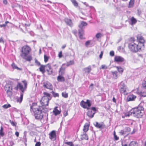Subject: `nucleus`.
<instances>
[{
  "label": "nucleus",
  "mask_w": 146,
  "mask_h": 146,
  "mask_svg": "<svg viewBox=\"0 0 146 146\" xmlns=\"http://www.w3.org/2000/svg\"><path fill=\"white\" fill-rule=\"evenodd\" d=\"M48 111L47 108L38 106L36 103H33L30 106L31 112L36 119H42L44 115L43 113H46Z\"/></svg>",
  "instance_id": "nucleus-1"
},
{
  "label": "nucleus",
  "mask_w": 146,
  "mask_h": 146,
  "mask_svg": "<svg viewBox=\"0 0 146 146\" xmlns=\"http://www.w3.org/2000/svg\"><path fill=\"white\" fill-rule=\"evenodd\" d=\"M31 50V49L28 46L26 45L23 46L22 48L20 56L23 59L27 61H30L32 60L31 56H27Z\"/></svg>",
  "instance_id": "nucleus-2"
},
{
  "label": "nucleus",
  "mask_w": 146,
  "mask_h": 146,
  "mask_svg": "<svg viewBox=\"0 0 146 146\" xmlns=\"http://www.w3.org/2000/svg\"><path fill=\"white\" fill-rule=\"evenodd\" d=\"M128 47L130 51L134 52L140 51L142 48L135 40L131 41L129 44Z\"/></svg>",
  "instance_id": "nucleus-3"
},
{
  "label": "nucleus",
  "mask_w": 146,
  "mask_h": 146,
  "mask_svg": "<svg viewBox=\"0 0 146 146\" xmlns=\"http://www.w3.org/2000/svg\"><path fill=\"white\" fill-rule=\"evenodd\" d=\"M15 86V83L13 82H10L9 83L6 84L4 89L8 96L11 97L12 96L13 88H14Z\"/></svg>",
  "instance_id": "nucleus-4"
},
{
  "label": "nucleus",
  "mask_w": 146,
  "mask_h": 146,
  "mask_svg": "<svg viewBox=\"0 0 146 146\" xmlns=\"http://www.w3.org/2000/svg\"><path fill=\"white\" fill-rule=\"evenodd\" d=\"M143 108L141 106L134 108L132 110L133 114V116L137 118H140L143 114Z\"/></svg>",
  "instance_id": "nucleus-5"
},
{
  "label": "nucleus",
  "mask_w": 146,
  "mask_h": 146,
  "mask_svg": "<svg viewBox=\"0 0 146 146\" xmlns=\"http://www.w3.org/2000/svg\"><path fill=\"white\" fill-rule=\"evenodd\" d=\"M44 96L40 100V102L42 106V107H45L44 106H48L49 101L51 100V97L50 94L46 92L44 93Z\"/></svg>",
  "instance_id": "nucleus-6"
},
{
  "label": "nucleus",
  "mask_w": 146,
  "mask_h": 146,
  "mask_svg": "<svg viewBox=\"0 0 146 146\" xmlns=\"http://www.w3.org/2000/svg\"><path fill=\"white\" fill-rule=\"evenodd\" d=\"M22 83L19 82L17 85L15 84V86L14 88V89L17 90L19 88L22 92H23L27 88V82L25 80L23 81Z\"/></svg>",
  "instance_id": "nucleus-7"
},
{
  "label": "nucleus",
  "mask_w": 146,
  "mask_h": 146,
  "mask_svg": "<svg viewBox=\"0 0 146 146\" xmlns=\"http://www.w3.org/2000/svg\"><path fill=\"white\" fill-rule=\"evenodd\" d=\"M87 25L86 22L84 21H82L80 24L79 25V27L80 28V29L78 30V34L79 37L81 39H83L82 36L84 34V31L82 29V28L86 26Z\"/></svg>",
  "instance_id": "nucleus-8"
},
{
  "label": "nucleus",
  "mask_w": 146,
  "mask_h": 146,
  "mask_svg": "<svg viewBox=\"0 0 146 146\" xmlns=\"http://www.w3.org/2000/svg\"><path fill=\"white\" fill-rule=\"evenodd\" d=\"M91 104L90 101L88 100H87L86 102L82 100L80 103V105L84 108H86L88 110Z\"/></svg>",
  "instance_id": "nucleus-9"
},
{
  "label": "nucleus",
  "mask_w": 146,
  "mask_h": 146,
  "mask_svg": "<svg viewBox=\"0 0 146 146\" xmlns=\"http://www.w3.org/2000/svg\"><path fill=\"white\" fill-rule=\"evenodd\" d=\"M137 40L139 42L138 43L142 48L144 47V43L145 42V40L144 38L141 35H138L137 36Z\"/></svg>",
  "instance_id": "nucleus-10"
},
{
  "label": "nucleus",
  "mask_w": 146,
  "mask_h": 146,
  "mask_svg": "<svg viewBox=\"0 0 146 146\" xmlns=\"http://www.w3.org/2000/svg\"><path fill=\"white\" fill-rule=\"evenodd\" d=\"M119 87L120 88V92L125 94L127 90V88L124 82H121L119 85Z\"/></svg>",
  "instance_id": "nucleus-11"
},
{
  "label": "nucleus",
  "mask_w": 146,
  "mask_h": 146,
  "mask_svg": "<svg viewBox=\"0 0 146 146\" xmlns=\"http://www.w3.org/2000/svg\"><path fill=\"white\" fill-rule=\"evenodd\" d=\"M56 131L53 130L49 134V138L51 140L55 141L56 139Z\"/></svg>",
  "instance_id": "nucleus-12"
},
{
  "label": "nucleus",
  "mask_w": 146,
  "mask_h": 146,
  "mask_svg": "<svg viewBox=\"0 0 146 146\" xmlns=\"http://www.w3.org/2000/svg\"><path fill=\"white\" fill-rule=\"evenodd\" d=\"M94 125L96 128L101 129H104L105 126L103 122L99 123L96 122L94 123Z\"/></svg>",
  "instance_id": "nucleus-13"
},
{
  "label": "nucleus",
  "mask_w": 146,
  "mask_h": 146,
  "mask_svg": "<svg viewBox=\"0 0 146 146\" xmlns=\"http://www.w3.org/2000/svg\"><path fill=\"white\" fill-rule=\"evenodd\" d=\"M45 68L46 69L48 74L49 75L53 73L52 70L51 68V65L50 64H48L46 65H44Z\"/></svg>",
  "instance_id": "nucleus-14"
},
{
  "label": "nucleus",
  "mask_w": 146,
  "mask_h": 146,
  "mask_svg": "<svg viewBox=\"0 0 146 146\" xmlns=\"http://www.w3.org/2000/svg\"><path fill=\"white\" fill-rule=\"evenodd\" d=\"M136 98V96H135L131 94L128 96L127 98L126 101L127 102L134 101Z\"/></svg>",
  "instance_id": "nucleus-15"
},
{
  "label": "nucleus",
  "mask_w": 146,
  "mask_h": 146,
  "mask_svg": "<svg viewBox=\"0 0 146 146\" xmlns=\"http://www.w3.org/2000/svg\"><path fill=\"white\" fill-rule=\"evenodd\" d=\"M114 61L117 62H122L125 61L124 59L119 56H116L114 57Z\"/></svg>",
  "instance_id": "nucleus-16"
},
{
  "label": "nucleus",
  "mask_w": 146,
  "mask_h": 146,
  "mask_svg": "<svg viewBox=\"0 0 146 146\" xmlns=\"http://www.w3.org/2000/svg\"><path fill=\"white\" fill-rule=\"evenodd\" d=\"M44 87L46 88L52 90V86L50 82H46L43 83Z\"/></svg>",
  "instance_id": "nucleus-17"
},
{
  "label": "nucleus",
  "mask_w": 146,
  "mask_h": 146,
  "mask_svg": "<svg viewBox=\"0 0 146 146\" xmlns=\"http://www.w3.org/2000/svg\"><path fill=\"white\" fill-rule=\"evenodd\" d=\"M64 21L67 25L70 27L73 26V23L71 19L68 18H65L64 19Z\"/></svg>",
  "instance_id": "nucleus-18"
},
{
  "label": "nucleus",
  "mask_w": 146,
  "mask_h": 146,
  "mask_svg": "<svg viewBox=\"0 0 146 146\" xmlns=\"http://www.w3.org/2000/svg\"><path fill=\"white\" fill-rule=\"evenodd\" d=\"M124 115H123L122 116L123 118H124L126 117H129L133 114L132 110H131L129 112L124 113Z\"/></svg>",
  "instance_id": "nucleus-19"
},
{
  "label": "nucleus",
  "mask_w": 146,
  "mask_h": 146,
  "mask_svg": "<svg viewBox=\"0 0 146 146\" xmlns=\"http://www.w3.org/2000/svg\"><path fill=\"white\" fill-rule=\"evenodd\" d=\"M95 112H93L92 110H89L87 113V115L90 118H92L94 117Z\"/></svg>",
  "instance_id": "nucleus-20"
},
{
  "label": "nucleus",
  "mask_w": 146,
  "mask_h": 146,
  "mask_svg": "<svg viewBox=\"0 0 146 146\" xmlns=\"http://www.w3.org/2000/svg\"><path fill=\"white\" fill-rule=\"evenodd\" d=\"M90 125L88 123H85L83 129V131L84 132L86 133L89 129V128Z\"/></svg>",
  "instance_id": "nucleus-21"
},
{
  "label": "nucleus",
  "mask_w": 146,
  "mask_h": 146,
  "mask_svg": "<svg viewBox=\"0 0 146 146\" xmlns=\"http://www.w3.org/2000/svg\"><path fill=\"white\" fill-rule=\"evenodd\" d=\"M91 70V67L90 65L88 67L84 68L83 70L85 72V73L88 74Z\"/></svg>",
  "instance_id": "nucleus-22"
},
{
  "label": "nucleus",
  "mask_w": 146,
  "mask_h": 146,
  "mask_svg": "<svg viewBox=\"0 0 146 146\" xmlns=\"http://www.w3.org/2000/svg\"><path fill=\"white\" fill-rule=\"evenodd\" d=\"M65 64H63L62 67L60 68L59 72L61 74L63 75L64 74V70H65L66 68L63 66L65 65Z\"/></svg>",
  "instance_id": "nucleus-23"
},
{
  "label": "nucleus",
  "mask_w": 146,
  "mask_h": 146,
  "mask_svg": "<svg viewBox=\"0 0 146 146\" xmlns=\"http://www.w3.org/2000/svg\"><path fill=\"white\" fill-rule=\"evenodd\" d=\"M57 107H55L53 111V113L55 115L59 114L60 113V111L57 109Z\"/></svg>",
  "instance_id": "nucleus-24"
},
{
  "label": "nucleus",
  "mask_w": 146,
  "mask_h": 146,
  "mask_svg": "<svg viewBox=\"0 0 146 146\" xmlns=\"http://www.w3.org/2000/svg\"><path fill=\"white\" fill-rule=\"evenodd\" d=\"M57 79L59 82H64L65 81V79L64 77L61 76H59L57 77Z\"/></svg>",
  "instance_id": "nucleus-25"
},
{
  "label": "nucleus",
  "mask_w": 146,
  "mask_h": 146,
  "mask_svg": "<svg viewBox=\"0 0 146 146\" xmlns=\"http://www.w3.org/2000/svg\"><path fill=\"white\" fill-rule=\"evenodd\" d=\"M134 5V0H130L129 2V8H132Z\"/></svg>",
  "instance_id": "nucleus-26"
},
{
  "label": "nucleus",
  "mask_w": 146,
  "mask_h": 146,
  "mask_svg": "<svg viewBox=\"0 0 146 146\" xmlns=\"http://www.w3.org/2000/svg\"><path fill=\"white\" fill-rule=\"evenodd\" d=\"M130 20L131 21L130 24L131 25L135 24L137 22L136 19L133 17H132L131 18Z\"/></svg>",
  "instance_id": "nucleus-27"
},
{
  "label": "nucleus",
  "mask_w": 146,
  "mask_h": 146,
  "mask_svg": "<svg viewBox=\"0 0 146 146\" xmlns=\"http://www.w3.org/2000/svg\"><path fill=\"white\" fill-rule=\"evenodd\" d=\"M45 66L42 65L40 66L39 68L40 71L41 72L42 74H44L45 72Z\"/></svg>",
  "instance_id": "nucleus-28"
},
{
  "label": "nucleus",
  "mask_w": 146,
  "mask_h": 146,
  "mask_svg": "<svg viewBox=\"0 0 146 146\" xmlns=\"http://www.w3.org/2000/svg\"><path fill=\"white\" fill-rule=\"evenodd\" d=\"M81 138L82 140H88V139L87 135L86 134V133H84L82 135H81Z\"/></svg>",
  "instance_id": "nucleus-29"
},
{
  "label": "nucleus",
  "mask_w": 146,
  "mask_h": 146,
  "mask_svg": "<svg viewBox=\"0 0 146 146\" xmlns=\"http://www.w3.org/2000/svg\"><path fill=\"white\" fill-rule=\"evenodd\" d=\"M70 1L74 6L76 7H77L78 6V3L76 0H70Z\"/></svg>",
  "instance_id": "nucleus-30"
},
{
  "label": "nucleus",
  "mask_w": 146,
  "mask_h": 146,
  "mask_svg": "<svg viewBox=\"0 0 146 146\" xmlns=\"http://www.w3.org/2000/svg\"><path fill=\"white\" fill-rule=\"evenodd\" d=\"M116 67L117 68L118 71L121 74H122L123 71V69L120 66H116Z\"/></svg>",
  "instance_id": "nucleus-31"
},
{
  "label": "nucleus",
  "mask_w": 146,
  "mask_h": 146,
  "mask_svg": "<svg viewBox=\"0 0 146 146\" xmlns=\"http://www.w3.org/2000/svg\"><path fill=\"white\" fill-rule=\"evenodd\" d=\"M112 73L113 78L115 79H117L118 77L117 74V72L116 71H115L114 72H112Z\"/></svg>",
  "instance_id": "nucleus-32"
},
{
  "label": "nucleus",
  "mask_w": 146,
  "mask_h": 146,
  "mask_svg": "<svg viewBox=\"0 0 146 146\" xmlns=\"http://www.w3.org/2000/svg\"><path fill=\"white\" fill-rule=\"evenodd\" d=\"M11 66L13 69H17V70H21V68H18L14 63L12 64Z\"/></svg>",
  "instance_id": "nucleus-33"
},
{
  "label": "nucleus",
  "mask_w": 146,
  "mask_h": 146,
  "mask_svg": "<svg viewBox=\"0 0 146 146\" xmlns=\"http://www.w3.org/2000/svg\"><path fill=\"white\" fill-rule=\"evenodd\" d=\"M4 135V133L3 132V128L2 126L1 127L0 129V136H3Z\"/></svg>",
  "instance_id": "nucleus-34"
},
{
  "label": "nucleus",
  "mask_w": 146,
  "mask_h": 146,
  "mask_svg": "<svg viewBox=\"0 0 146 146\" xmlns=\"http://www.w3.org/2000/svg\"><path fill=\"white\" fill-rule=\"evenodd\" d=\"M23 94L21 93V95L20 98H18L17 99V102L20 103L23 100Z\"/></svg>",
  "instance_id": "nucleus-35"
},
{
  "label": "nucleus",
  "mask_w": 146,
  "mask_h": 146,
  "mask_svg": "<svg viewBox=\"0 0 146 146\" xmlns=\"http://www.w3.org/2000/svg\"><path fill=\"white\" fill-rule=\"evenodd\" d=\"M74 62L73 60H70L69 62H67L66 66H68L70 65H73L74 64Z\"/></svg>",
  "instance_id": "nucleus-36"
},
{
  "label": "nucleus",
  "mask_w": 146,
  "mask_h": 146,
  "mask_svg": "<svg viewBox=\"0 0 146 146\" xmlns=\"http://www.w3.org/2000/svg\"><path fill=\"white\" fill-rule=\"evenodd\" d=\"M62 96L64 98H67L68 97V94L66 92H63L62 94Z\"/></svg>",
  "instance_id": "nucleus-37"
},
{
  "label": "nucleus",
  "mask_w": 146,
  "mask_h": 146,
  "mask_svg": "<svg viewBox=\"0 0 146 146\" xmlns=\"http://www.w3.org/2000/svg\"><path fill=\"white\" fill-rule=\"evenodd\" d=\"M3 108L5 109H7L11 107V105L10 104H5L2 106Z\"/></svg>",
  "instance_id": "nucleus-38"
},
{
  "label": "nucleus",
  "mask_w": 146,
  "mask_h": 146,
  "mask_svg": "<svg viewBox=\"0 0 146 146\" xmlns=\"http://www.w3.org/2000/svg\"><path fill=\"white\" fill-rule=\"evenodd\" d=\"M119 133L120 135H123L126 134V131L123 130H121Z\"/></svg>",
  "instance_id": "nucleus-39"
},
{
  "label": "nucleus",
  "mask_w": 146,
  "mask_h": 146,
  "mask_svg": "<svg viewBox=\"0 0 146 146\" xmlns=\"http://www.w3.org/2000/svg\"><path fill=\"white\" fill-rule=\"evenodd\" d=\"M53 96L54 97H58L59 96V94L58 93H56L52 92Z\"/></svg>",
  "instance_id": "nucleus-40"
},
{
  "label": "nucleus",
  "mask_w": 146,
  "mask_h": 146,
  "mask_svg": "<svg viewBox=\"0 0 146 146\" xmlns=\"http://www.w3.org/2000/svg\"><path fill=\"white\" fill-rule=\"evenodd\" d=\"M65 143L69 146H73V143L72 142H66Z\"/></svg>",
  "instance_id": "nucleus-41"
},
{
  "label": "nucleus",
  "mask_w": 146,
  "mask_h": 146,
  "mask_svg": "<svg viewBox=\"0 0 146 146\" xmlns=\"http://www.w3.org/2000/svg\"><path fill=\"white\" fill-rule=\"evenodd\" d=\"M142 86L143 88L146 89V81H143L142 83Z\"/></svg>",
  "instance_id": "nucleus-42"
},
{
  "label": "nucleus",
  "mask_w": 146,
  "mask_h": 146,
  "mask_svg": "<svg viewBox=\"0 0 146 146\" xmlns=\"http://www.w3.org/2000/svg\"><path fill=\"white\" fill-rule=\"evenodd\" d=\"M44 61L45 62H47L49 59V57L46 56L45 55H44Z\"/></svg>",
  "instance_id": "nucleus-43"
},
{
  "label": "nucleus",
  "mask_w": 146,
  "mask_h": 146,
  "mask_svg": "<svg viewBox=\"0 0 146 146\" xmlns=\"http://www.w3.org/2000/svg\"><path fill=\"white\" fill-rule=\"evenodd\" d=\"M9 122H10V123H11V124L12 125L14 126H16L17 124L16 123L14 122L13 121H11V120H10L9 121Z\"/></svg>",
  "instance_id": "nucleus-44"
},
{
  "label": "nucleus",
  "mask_w": 146,
  "mask_h": 146,
  "mask_svg": "<svg viewBox=\"0 0 146 146\" xmlns=\"http://www.w3.org/2000/svg\"><path fill=\"white\" fill-rule=\"evenodd\" d=\"M101 36H102L101 34L100 33H97L96 35V37L97 38H100Z\"/></svg>",
  "instance_id": "nucleus-45"
},
{
  "label": "nucleus",
  "mask_w": 146,
  "mask_h": 146,
  "mask_svg": "<svg viewBox=\"0 0 146 146\" xmlns=\"http://www.w3.org/2000/svg\"><path fill=\"white\" fill-rule=\"evenodd\" d=\"M108 68V67L106 65H102L101 66V68H100L102 69H106Z\"/></svg>",
  "instance_id": "nucleus-46"
},
{
  "label": "nucleus",
  "mask_w": 146,
  "mask_h": 146,
  "mask_svg": "<svg viewBox=\"0 0 146 146\" xmlns=\"http://www.w3.org/2000/svg\"><path fill=\"white\" fill-rule=\"evenodd\" d=\"M114 138L115 140H117L119 139V137L115 135V131H114Z\"/></svg>",
  "instance_id": "nucleus-47"
},
{
  "label": "nucleus",
  "mask_w": 146,
  "mask_h": 146,
  "mask_svg": "<svg viewBox=\"0 0 146 146\" xmlns=\"http://www.w3.org/2000/svg\"><path fill=\"white\" fill-rule=\"evenodd\" d=\"M125 129V131H126V133L127 132H129L130 131V128L128 127H126Z\"/></svg>",
  "instance_id": "nucleus-48"
},
{
  "label": "nucleus",
  "mask_w": 146,
  "mask_h": 146,
  "mask_svg": "<svg viewBox=\"0 0 146 146\" xmlns=\"http://www.w3.org/2000/svg\"><path fill=\"white\" fill-rule=\"evenodd\" d=\"M114 55V51H111L110 52V55L112 56H113Z\"/></svg>",
  "instance_id": "nucleus-49"
},
{
  "label": "nucleus",
  "mask_w": 146,
  "mask_h": 146,
  "mask_svg": "<svg viewBox=\"0 0 146 146\" xmlns=\"http://www.w3.org/2000/svg\"><path fill=\"white\" fill-rule=\"evenodd\" d=\"M41 143L40 142H37L35 145V146H40Z\"/></svg>",
  "instance_id": "nucleus-50"
},
{
  "label": "nucleus",
  "mask_w": 146,
  "mask_h": 146,
  "mask_svg": "<svg viewBox=\"0 0 146 146\" xmlns=\"http://www.w3.org/2000/svg\"><path fill=\"white\" fill-rule=\"evenodd\" d=\"M91 110H93L94 111V112H95L96 113V109L95 107H92L91 108Z\"/></svg>",
  "instance_id": "nucleus-51"
},
{
  "label": "nucleus",
  "mask_w": 146,
  "mask_h": 146,
  "mask_svg": "<svg viewBox=\"0 0 146 146\" xmlns=\"http://www.w3.org/2000/svg\"><path fill=\"white\" fill-rule=\"evenodd\" d=\"M62 51H60V52L58 54V57L60 58H61L62 57Z\"/></svg>",
  "instance_id": "nucleus-52"
},
{
  "label": "nucleus",
  "mask_w": 146,
  "mask_h": 146,
  "mask_svg": "<svg viewBox=\"0 0 146 146\" xmlns=\"http://www.w3.org/2000/svg\"><path fill=\"white\" fill-rule=\"evenodd\" d=\"M90 41H88L85 43V45L86 46H88L90 44Z\"/></svg>",
  "instance_id": "nucleus-53"
},
{
  "label": "nucleus",
  "mask_w": 146,
  "mask_h": 146,
  "mask_svg": "<svg viewBox=\"0 0 146 146\" xmlns=\"http://www.w3.org/2000/svg\"><path fill=\"white\" fill-rule=\"evenodd\" d=\"M140 94L142 96H143V97L146 96V94H144L143 93L141 92L140 93Z\"/></svg>",
  "instance_id": "nucleus-54"
},
{
  "label": "nucleus",
  "mask_w": 146,
  "mask_h": 146,
  "mask_svg": "<svg viewBox=\"0 0 146 146\" xmlns=\"http://www.w3.org/2000/svg\"><path fill=\"white\" fill-rule=\"evenodd\" d=\"M103 54V52L101 51V52L100 54V55L99 57L101 59L102 58V55Z\"/></svg>",
  "instance_id": "nucleus-55"
},
{
  "label": "nucleus",
  "mask_w": 146,
  "mask_h": 146,
  "mask_svg": "<svg viewBox=\"0 0 146 146\" xmlns=\"http://www.w3.org/2000/svg\"><path fill=\"white\" fill-rule=\"evenodd\" d=\"M6 26V24H3V25H0V27H5Z\"/></svg>",
  "instance_id": "nucleus-56"
},
{
  "label": "nucleus",
  "mask_w": 146,
  "mask_h": 146,
  "mask_svg": "<svg viewBox=\"0 0 146 146\" xmlns=\"http://www.w3.org/2000/svg\"><path fill=\"white\" fill-rule=\"evenodd\" d=\"M134 142H132L129 144V146H133V145L134 143Z\"/></svg>",
  "instance_id": "nucleus-57"
},
{
  "label": "nucleus",
  "mask_w": 146,
  "mask_h": 146,
  "mask_svg": "<svg viewBox=\"0 0 146 146\" xmlns=\"http://www.w3.org/2000/svg\"><path fill=\"white\" fill-rule=\"evenodd\" d=\"M3 3L5 4H7V0H4L3 1Z\"/></svg>",
  "instance_id": "nucleus-58"
},
{
  "label": "nucleus",
  "mask_w": 146,
  "mask_h": 146,
  "mask_svg": "<svg viewBox=\"0 0 146 146\" xmlns=\"http://www.w3.org/2000/svg\"><path fill=\"white\" fill-rule=\"evenodd\" d=\"M0 42L4 43V41L2 38H0Z\"/></svg>",
  "instance_id": "nucleus-59"
},
{
  "label": "nucleus",
  "mask_w": 146,
  "mask_h": 146,
  "mask_svg": "<svg viewBox=\"0 0 146 146\" xmlns=\"http://www.w3.org/2000/svg\"><path fill=\"white\" fill-rule=\"evenodd\" d=\"M15 134L17 137H18L19 136V133L18 132L16 131L15 133Z\"/></svg>",
  "instance_id": "nucleus-60"
},
{
  "label": "nucleus",
  "mask_w": 146,
  "mask_h": 146,
  "mask_svg": "<svg viewBox=\"0 0 146 146\" xmlns=\"http://www.w3.org/2000/svg\"><path fill=\"white\" fill-rule=\"evenodd\" d=\"M93 84H91L90 85V86H89V87L90 88H91V89H92V90L93 89Z\"/></svg>",
  "instance_id": "nucleus-61"
},
{
  "label": "nucleus",
  "mask_w": 146,
  "mask_h": 146,
  "mask_svg": "<svg viewBox=\"0 0 146 146\" xmlns=\"http://www.w3.org/2000/svg\"><path fill=\"white\" fill-rule=\"evenodd\" d=\"M112 100H113V102H115V103L116 102V100L114 97H113Z\"/></svg>",
  "instance_id": "nucleus-62"
},
{
  "label": "nucleus",
  "mask_w": 146,
  "mask_h": 146,
  "mask_svg": "<svg viewBox=\"0 0 146 146\" xmlns=\"http://www.w3.org/2000/svg\"><path fill=\"white\" fill-rule=\"evenodd\" d=\"M66 44H64L62 46V49H64L66 47Z\"/></svg>",
  "instance_id": "nucleus-63"
},
{
  "label": "nucleus",
  "mask_w": 146,
  "mask_h": 146,
  "mask_svg": "<svg viewBox=\"0 0 146 146\" xmlns=\"http://www.w3.org/2000/svg\"><path fill=\"white\" fill-rule=\"evenodd\" d=\"M138 15H140L141 14V12L139 10H138Z\"/></svg>",
  "instance_id": "nucleus-64"
}]
</instances>
